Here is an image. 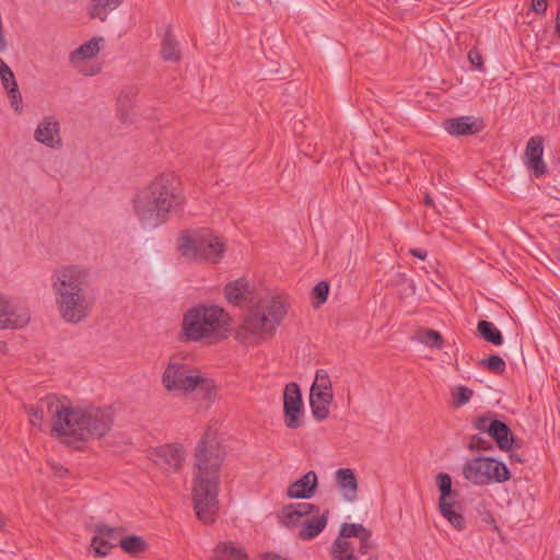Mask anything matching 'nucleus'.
Masks as SVG:
<instances>
[{"instance_id": "1", "label": "nucleus", "mask_w": 560, "mask_h": 560, "mask_svg": "<svg viewBox=\"0 0 560 560\" xmlns=\"http://www.w3.org/2000/svg\"><path fill=\"white\" fill-rule=\"evenodd\" d=\"M225 452L208 434L197 444L191 469V499L198 520L205 524L215 521L219 511L220 471Z\"/></svg>"}, {"instance_id": "2", "label": "nucleus", "mask_w": 560, "mask_h": 560, "mask_svg": "<svg viewBox=\"0 0 560 560\" xmlns=\"http://www.w3.org/2000/svg\"><path fill=\"white\" fill-rule=\"evenodd\" d=\"M185 202L180 179L173 172L155 176L139 189L131 201L132 211L143 229L153 230L167 222Z\"/></svg>"}, {"instance_id": "3", "label": "nucleus", "mask_w": 560, "mask_h": 560, "mask_svg": "<svg viewBox=\"0 0 560 560\" xmlns=\"http://www.w3.org/2000/svg\"><path fill=\"white\" fill-rule=\"evenodd\" d=\"M89 278V269L80 265L61 266L51 275L57 310L66 323H81L91 314L93 299L88 292Z\"/></svg>"}, {"instance_id": "4", "label": "nucleus", "mask_w": 560, "mask_h": 560, "mask_svg": "<svg viewBox=\"0 0 560 560\" xmlns=\"http://www.w3.org/2000/svg\"><path fill=\"white\" fill-rule=\"evenodd\" d=\"M289 307V300L282 295H268L252 302L235 329V339L246 347H257L271 340Z\"/></svg>"}, {"instance_id": "5", "label": "nucleus", "mask_w": 560, "mask_h": 560, "mask_svg": "<svg viewBox=\"0 0 560 560\" xmlns=\"http://www.w3.org/2000/svg\"><path fill=\"white\" fill-rule=\"evenodd\" d=\"M229 320V314L219 306H194L184 314L180 338L194 342L222 340L228 336Z\"/></svg>"}, {"instance_id": "6", "label": "nucleus", "mask_w": 560, "mask_h": 560, "mask_svg": "<svg viewBox=\"0 0 560 560\" xmlns=\"http://www.w3.org/2000/svg\"><path fill=\"white\" fill-rule=\"evenodd\" d=\"M331 560H378L371 529L359 523H343L329 548Z\"/></svg>"}, {"instance_id": "7", "label": "nucleus", "mask_w": 560, "mask_h": 560, "mask_svg": "<svg viewBox=\"0 0 560 560\" xmlns=\"http://www.w3.org/2000/svg\"><path fill=\"white\" fill-rule=\"evenodd\" d=\"M329 510L320 511L312 503H298L284 506L280 512V523L288 527H300L298 537L311 540L317 537L327 526Z\"/></svg>"}, {"instance_id": "8", "label": "nucleus", "mask_w": 560, "mask_h": 560, "mask_svg": "<svg viewBox=\"0 0 560 560\" xmlns=\"http://www.w3.org/2000/svg\"><path fill=\"white\" fill-rule=\"evenodd\" d=\"M177 248L187 259L218 264L226 250L225 243L210 230H196L183 234Z\"/></svg>"}, {"instance_id": "9", "label": "nucleus", "mask_w": 560, "mask_h": 560, "mask_svg": "<svg viewBox=\"0 0 560 560\" xmlns=\"http://www.w3.org/2000/svg\"><path fill=\"white\" fill-rule=\"evenodd\" d=\"M50 411L51 434L62 443L72 444L81 441L80 407L71 405L66 397L51 401Z\"/></svg>"}, {"instance_id": "10", "label": "nucleus", "mask_w": 560, "mask_h": 560, "mask_svg": "<svg viewBox=\"0 0 560 560\" xmlns=\"http://www.w3.org/2000/svg\"><path fill=\"white\" fill-rule=\"evenodd\" d=\"M463 476L476 486H487L492 482L502 483L511 478L504 463L492 457H475L463 466Z\"/></svg>"}, {"instance_id": "11", "label": "nucleus", "mask_w": 560, "mask_h": 560, "mask_svg": "<svg viewBox=\"0 0 560 560\" xmlns=\"http://www.w3.org/2000/svg\"><path fill=\"white\" fill-rule=\"evenodd\" d=\"M81 441L105 436L114 424V413L110 408L95 406L80 407Z\"/></svg>"}, {"instance_id": "12", "label": "nucleus", "mask_w": 560, "mask_h": 560, "mask_svg": "<svg viewBox=\"0 0 560 560\" xmlns=\"http://www.w3.org/2000/svg\"><path fill=\"white\" fill-rule=\"evenodd\" d=\"M334 400V393L329 374L326 370L316 371L310 392V405L312 413L317 421H323L329 416V406Z\"/></svg>"}, {"instance_id": "13", "label": "nucleus", "mask_w": 560, "mask_h": 560, "mask_svg": "<svg viewBox=\"0 0 560 560\" xmlns=\"http://www.w3.org/2000/svg\"><path fill=\"white\" fill-rule=\"evenodd\" d=\"M197 374L179 362L171 361L162 375V384L167 392L189 394L195 392L197 386Z\"/></svg>"}, {"instance_id": "14", "label": "nucleus", "mask_w": 560, "mask_h": 560, "mask_svg": "<svg viewBox=\"0 0 560 560\" xmlns=\"http://www.w3.org/2000/svg\"><path fill=\"white\" fill-rule=\"evenodd\" d=\"M103 42L102 37H93L74 49L69 56L72 67L84 75L97 74L101 71L100 66H88L85 60L93 59L98 55Z\"/></svg>"}, {"instance_id": "15", "label": "nucleus", "mask_w": 560, "mask_h": 560, "mask_svg": "<svg viewBox=\"0 0 560 560\" xmlns=\"http://www.w3.org/2000/svg\"><path fill=\"white\" fill-rule=\"evenodd\" d=\"M284 424L289 429L302 425L303 402L300 387L296 383H288L283 392Z\"/></svg>"}, {"instance_id": "16", "label": "nucleus", "mask_w": 560, "mask_h": 560, "mask_svg": "<svg viewBox=\"0 0 560 560\" xmlns=\"http://www.w3.org/2000/svg\"><path fill=\"white\" fill-rule=\"evenodd\" d=\"M28 322L30 313L26 308L0 295V329L22 328Z\"/></svg>"}, {"instance_id": "17", "label": "nucleus", "mask_w": 560, "mask_h": 560, "mask_svg": "<svg viewBox=\"0 0 560 560\" xmlns=\"http://www.w3.org/2000/svg\"><path fill=\"white\" fill-rule=\"evenodd\" d=\"M34 139L50 149H60L62 139L60 136V122L56 116H45L34 131Z\"/></svg>"}, {"instance_id": "18", "label": "nucleus", "mask_w": 560, "mask_h": 560, "mask_svg": "<svg viewBox=\"0 0 560 560\" xmlns=\"http://www.w3.org/2000/svg\"><path fill=\"white\" fill-rule=\"evenodd\" d=\"M156 465L168 471H177L185 459V451L180 444H165L158 447L154 453Z\"/></svg>"}, {"instance_id": "19", "label": "nucleus", "mask_w": 560, "mask_h": 560, "mask_svg": "<svg viewBox=\"0 0 560 560\" xmlns=\"http://www.w3.org/2000/svg\"><path fill=\"white\" fill-rule=\"evenodd\" d=\"M544 138L541 136L532 137L526 144L525 159L527 167L533 171L536 177L546 174L547 166L542 161Z\"/></svg>"}, {"instance_id": "20", "label": "nucleus", "mask_w": 560, "mask_h": 560, "mask_svg": "<svg viewBox=\"0 0 560 560\" xmlns=\"http://www.w3.org/2000/svg\"><path fill=\"white\" fill-rule=\"evenodd\" d=\"M336 485L347 502H354L358 499L359 482L351 468H339L335 471Z\"/></svg>"}, {"instance_id": "21", "label": "nucleus", "mask_w": 560, "mask_h": 560, "mask_svg": "<svg viewBox=\"0 0 560 560\" xmlns=\"http://www.w3.org/2000/svg\"><path fill=\"white\" fill-rule=\"evenodd\" d=\"M317 485V475L315 471H308L289 486L287 494L291 499H310L314 495Z\"/></svg>"}, {"instance_id": "22", "label": "nucleus", "mask_w": 560, "mask_h": 560, "mask_svg": "<svg viewBox=\"0 0 560 560\" xmlns=\"http://www.w3.org/2000/svg\"><path fill=\"white\" fill-rule=\"evenodd\" d=\"M117 529L106 525L97 526L96 535L93 537L91 546L95 556L105 557L108 551L116 546Z\"/></svg>"}, {"instance_id": "23", "label": "nucleus", "mask_w": 560, "mask_h": 560, "mask_svg": "<svg viewBox=\"0 0 560 560\" xmlns=\"http://www.w3.org/2000/svg\"><path fill=\"white\" fill-rule=\"evenodd\" d=\"M60 397L56 395H47L43 399L39 400L37 405L24 406L25 412L28 415V421L32 427L42 429L46 416L50 418V411L48 409V405L51 401L59 400Z\"/></svg>"}, {"instance_id": "24", "label": "nucleus", "mask_w": 560, "mask_h": 560, "mask_svg": "<svg viewBox=\"0 0 560 560\" xmlns=\"http://www.w3.org/2000/svg\"><path fill=\"white\" fill-rule=\"evenodd\" d=\"M488 434L497 442L500 450H511L514 436L508 424L500 420H493V422L489 423Z\"/></svg>"}, {"instance_id": "25", "label": "nucleus", "mask_w": 560, "mask_h": 560, "mask_svg": "<svg viewBox=\"0 0 560 560\" xmlns=\"http://www.w3.org/2000/svg\"><path fill=\"white\" fill-rule=\"evenodd\" d=\"M441 515L446 518L456 530L466 528V518L462 513V505L455 501H446L439 504Z\"/></svg>"}, {"instance_id": "26", "label": "nucleus", "mask_w": 560, "mask_h": 560, "mask_svg": "<svg viewBox=\"0 0 560 560\" xmlns=\"http://www.w3.org/2000/svg\"><path fill=\"white\" fill-rule=\"evenodd\" d=\"M444 128L452 136H465L478 132L476 121L467 116L446 119L444 121Z\"/></svg>"}, {"instance_id": "27", "label": "nucleus", "mask_w": 560, "mask_h": 560, "mask_svg": "<svg viewBox=\"0 0 560 560\" xmlns=\"http://www.w3.org/2000/svg\"><path fill=\"white\" fill-rule=\"evenodd\" d=\"M224 292L229 302L235 305H242L245 301L248 300L250 294L248 283L245 279H237L228 283L225 285Z\"/></svg>"}, {"instance_id": "28", "label": "nucleus", "mask_w": 560, "mask_h": 560, "mask_svg": "<svg viewBox=\"0 0 560 560\" xmlns=\"http://www.w3.org/2000/svg\"><path fill=\"white\" fill-rule=\"evenodd\" d=\"M122 0H91L89 5V15L92 19H100L104 22L107 14L118 8Z\"/></svg>"}, {"instance_id": "29", "label": "nucleus", "mask_w": 560, "mask_h": 560, "mask_svg": "<svg viewBox=\"0 0 560 560\" xmlns=\"http://www.w3.org/2000/svg\"><path fill=\"white\" fill-rule=\"evenodd\" d=\"M246 553L230 542L219 544L213 553V560H245Z\"/></svg>"}, {"instance_id": "30", "label": "nucleus", "mask_w": 560, "mask_h": 560, "mask_svg": "<svg viewBox=\"0 0 560 560\" xmlns=\"http://www.w3.org/2000/svg\"><path fill=\"white\" fill-rule=\"evenodd\" d=\"M477 330L486 341L494 346H501L503 343V336L493 323L480 320L477 324Z\"/></svg>"}, {"instance_id": "31", "label": "nucleus", "mask_w": 560, "mask_h": 560, "mask_svg": "<svg viewBox=\"0 0 560 560\" xmlns=\"http://www.w3.org/2000/svg\"><path fill=\"white\" fill-rule=\"evenodd\" d=\"M161 56L166 61H178L180 59V50L178 42L166 33L161 46Z\"/></svg>"}, {"instance_id": "32", "label": "nucleus", "mask_w": 560, "mask_h": 560, "mask_svg": "<svg viewBox=\"0 0 560 560\" xmlns=\"http://www.w3.org/2000/svg\"><path fill=\"white\" fill-rule=\"evenodd\" d=\"M121 549L128 553L137 555L143 552L148 548V542L140 536L130 535L119 540Z\"/></svg>"}, {"instance_id": "33", "label": "nucleus", "mask_w": 560, "mask_h": 560, "mask_svg": "<svg viewBox=\"0 0 560 560\" xmlns=\"http://www.w3.org/2000/svg\"><path fill=\"white\" fill-rule=\"evenodd\" d=\"M417 339L421 343L435 349L443 347L444 340L442 335L433 329H420L417 331Z\"/></svg>"}, {"instance_id": "34", "label": "nucleus", "mask_w": 560, "mask_h": 560, "mask_svg": "<svg viewBox=\"0 0 560 560\" xmlns=\"http://www.w3.org/2000/svg\"><path fill=\"white\" fill-rule=\"evenodd\" d=\"M197 392L207 401H212L217 394V388L212 380L207 378L200 374H197Z\"/></svg>"}, {"instance_id": "35", "label": "nucleus", "mask_w": 560, "mask_h": 560, "mask_svg": "<svg viewBox=\"0 0 560 560\" xmlns=\"http://www.w3.org/2000/svg\"><path fill=\"white\" fill-rule=\"evenodd\" d=\"M474 395L472 389L464 386L457 385L451 389V396L453 399V405L456 407H462L468 404Z\"/></svg>"}, {"instance_id": "36", "label": "nucleus", "mask_w": 560, "mask_h": 560, "mask_svg": "<svg viewBox=\"0 0 560 560\" xmlns=\"http://www.w3.org/2000/svg\"><path fill=\"white\" fill-rule=\"evenodd\" d=\"M436 483H438L439 490L441 492L439 504L450 501L448 498L452 494V479H451L450 475H447L445 472H440L436 476Z\"/></svg>"}, {"instance_id": "37", "label": "nucleus", "mask_w": 560, "mask_h": 560, "mask_svg": "<svg viewBox=\"0 0 560 560\" xmlns=\"http://www.w3.org/2000/svg\"><path fill=\"white\" fill-rule=\"evenodd\" d=\"M479 364L495 374H502L506 369L504 360L498 354H492L488 359L481 360Z\"/></svg>"}, {"instance_id": "38", "label": "nucleus", "mask_w": 560, "mask_h": 560, "mask_svg": "<svg viewBox=\"0 0 560 560\" xmlns=\"http://www.w3.org/2000/svg\"><path fill=\"white\" fill-rule=\"evenodd\" d=\"M0 79L5 91L18 85L13 71L1 58Z\"/></svg>"}, {"instance_id": "39", "label": "nucleus", "mask_w": 560, "mask_h": 560, "mask_svg": "<svg viewBox=\"0 0 560 560\" xmlns=\"http://www.w3.org/2000/svg\"><path fill=\"white\" fill-rule=\"evenodd\" d=\"M468 448L470 451H488L492 448V443L481 434H476L471 436Z\"/></svg>"}, {"instance_id": "40", "label": "nucleus", "mask_w": 560, "mask_h": 560, "mask_svg": "<svg viewBox=\"0 0 560 560\" xmlns=\"http://www.w3.org/2000/svg\"><path fill=\"white\" fill-rule=\"evenodd\" d=\"M315 298L318 303H324L327 300L329 293V284L326 281H319L313 289Z\"/></svg>"}, {"instance_id": "41", "label": "nucleus", "mask_w": 560, "mask_h": 560, "mask_svg": "<svg viewBox=\"0 0 560 560\" xmlns=\"http://www.w3.org/2000/svg\"><path fill=\"white\" fill-rule=\"evenodd\" d=\"M7 92H8V96H9L11 106L14 108V110L21 112L22 110V107H21L22 95L19 91V86L16 85L15 88H11V89L7 90Z\"/></svg>"}, {"instance_id": "42", "label": "nucleus", "mask_w": 560, "mask_h": 560, "mask_svg": "<svg viewBox=\"0 0 560 560\" xmlns=\"http://www.w3.org/2000/svg\"><path fill=\"white\" fill-rule=\"evenodd\" d=\"M468 60L471 65H474L477 69L483 70V59L479 50L470 49L468 52Z\"/></svg>"}, {"instance_id": "43", "label": "nucleus", "mask_w": 560, "mask_h": 560, "mask_svg": "<svg viewBox=\"0 0 560 560\" xmlns=\"http://www.w3.org/2000/svg\"><path fill=\"white\" fill-rule=\"evenodd\" d=\"M494 419H491L489 417H479L476 422L475 427L480 433H488V427L490 422H493Z\"/></svg>"}, {"instance_id": "44", "label": "nucleus", "mask_w": 560, "mask_h": 560, "mask_svg": "<svg viewBox=\"0 0 560 560\" xmlns=\"http://www.w3.org/2000/svg\"><path fill=\"white\" fill-rule=\"evenodd\" d=\"M547 0H532V8L537 14H544L547 11Z\"/></svg>"}, {"instance_id": "45", "label": "nucleus", "mask_w": 560, "mask_h": 560, "mask_svg": "<svg viewBox=\"0 0 560 560\" xmlns=\"http://www.w3.org/2000/svg\"><path fill=\"white\" fill-rule=\"evenodd\" d=\"M410 254L413 256V257H417L419 259H422L424 260L425 257H427V252L425 250H422V249H418V248H412L410 249Z\"/></svg>"}, {"instance_id": "46", "label": "nucleus", "mask_w": 560, "mask_h": 560, "mask_svg": "<svg viewBox=\"0 0 560 560\" xmlns=\"http://www.w3.org/2000/svg\"><path fill=\"white\" fill-rule=\"evenodd\" d=\"M129 94H132L131 90L128 93L121 92V94L119 95L118 102L121 106L127 105L129 103Z\"/></svg>"}, {"instance_id": "47", "label": "nucleus", "mask_w": 560, "mask_h": 560, "mask_svg": "<svg viewBox=\"0 0 560 560\" xmlns=\"http://www.w3.org/2000/svg\"><path fill=\"white\" fill-rule=\"evenodd\" d=\"M424 203L429 207L434 206L433 199L431 198V196L429 194H425V196H424Z\"/></svg>"}, {"instance_id": "48", "label": "nucleus", "mask_w": 560, "mask_h": 560, "mask_svg": "<svg viewBox=\"0 0 560 560\" xmlns=\"http://www.w3.org/2000/svg\"><path fill=\"white\" fill-rule=\"evenodd\" d=\"M556 27L560 32V12L558 13L557 19H556Z\"/></svg>"}, {"instance_id": "49", "label": "nucleus", "mask_w": 560, "mask_h": 560, "mask_svg": "<svg viewBox=\"0 0 560 560\" xmlns=\"http://www.w3.org/2000/svg\"><path fill=\"white\" fill-rule=\"evenodd\" d=\"M511 457L517 462H521V458L517 455H512Z\"/></svg>"}]
</instances>
